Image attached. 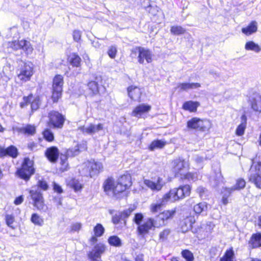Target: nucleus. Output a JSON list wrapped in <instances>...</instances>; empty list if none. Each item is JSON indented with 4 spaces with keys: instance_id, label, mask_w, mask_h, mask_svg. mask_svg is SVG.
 Returning <instances> with one entry per match:
<instances>
[{
    "instance_id": "nucleus-4",
    "label": "nucleus",
    "mask_w": 261,
    "mask_h": 261,
    "mask_svg": "<svg viewBox=\"0 0 261 261\" xmlns=\"http://www.w3.org/2000/svg\"><path fill=\"white\" fill-rule=\"evenodd\" d=\"M33 165L34 163L32 160L28 158H25L21 168L17 170L16 174L21 178L28 180L35 172Z\"/></svg>"
},
{
    "instance_id": "nucleus-1",
    "label": "nucleus",
    "mask_w": 261,
    "mask_h": 261,
    "mask_svg": "<svg viewBox=\"0 0 261 261\" xmlns=\"http://www.w3.org/2000/svg\"><path fill=\"white\" fill-rule=\"evenodd\" d=\"M131 185V176L126 174L121 176L117 181L112 178H108L104 182L103 187L108 195L118 198L119 194L125 191Z\"/></svg>"
},
{
    "instance_id": "nucleus-45",
    "label": "nucleus",
    "mask_w": 261,
    "mask_h": 261,
    "mask_svg": "<svg viewBox=\"0 0 261 261\" xmlns=\"http://www.w3.org/2000/svg\"><path fill=\"white\" fill-rule=\"evenodd\" d=\"M170 233L171 229L170 228H167L163 229L159 234L160 241L163 242L166 240Z\"/></svg>"
},
{
    "instance_id": "nucleus-13",
    "label": "nucleus",
    "mask_w": 261,
    "mask_h": 261,
    "mask_svg": "<svg viewBox=\"0 0 261 261\" xmlns=\"http://www.w3.org/2000/svg\"><path fill=\"white\" fill-rule=\"evenodd\" d=\"M49 119V123L51 124L54 127L61 128L64 122V117L56 111H52L48 114Z\"/></svg>"
},
{
    "instance_id": "nucleus-29",
    "label": "nucleus",
    "mask_w": 261,
    "mask_h": 261,
    "mask_svg": "<svg viewBox=\"0 0 261 261\" xmlns=\"http://www.w3.org/2000/svg\"><path fill=\"white\" fill-rule=\"evenodd\" d=\"M89 167L91 168L90 171V176H92V174H95L98 173L99 171H100L102 168V165L100 162H90L88 163Z\"/></svg>"
},
{
    "instance_id": "nucleus-59",
    "label": "nucleus",
    "mask_w": 261,
    "mask_h": 261,
    "mask_svg": "<svg viewBox=\"0 0 261 261\" xmlns=\"http://www.w3.org/2000/svg\"><path fill=\"white\" fill-rule=\"evenodd\" d=\"M143 218V216L142 214H139V213L135 215V216L134 217V221L136 224L139 225L140 224L141 222L142 221Z\"/></svg>"
},
{
    "instance_id": "nucleus-20",
    "label": "nucleus",
    "mask_w": 261,
    "mask_h": 261,
    "mask_svg": "<svg viewBox=\"0 0 261 261\" xmlns=\"http://www.w3.org/2000/svg\"><path fill=\"white\" fill-rule=\"evenodd\" d=\"M127 92L129 97L133 100H137L140 98L141 91L139 88L137 86H130L127 88Z\"/></svg>"
},
{
    "instance_id": "nucleus-51",
    "label": "nucleus",
    "mask_w": 261,
    "mask_h": 261,
    "mask_svg": "<svg viewBox=\"0 0 261 261\" xmlns=\"http://www.w3.org/2000/svg\"><path fill=\"white\" fill-rule=\"evenodd\" d=\"M40 103V98L39 96H36L34 98L31 102V109L32 111L37 110Z\"/></svg>"
},
{
    "instance_id": "nucleus-5",
    "label": "nucleus",
    "mask_w": 261,
    "mask_h": 261,
    "mask_svg": "<svg viewBox=\"0 0 261 261\" xmlns=\"http://www.w3.org/2000/svg\"><path fill=\"white\" fill-rule=\"evenodd\" d=\"M212 126V122L208 119H201L194 117L189 120L187 122V127L189 128L196 129L201 132L208 130Z\"/></svg>"
},
{
    "instance_id": "nucleus-30",
    "label": "nucleus",
    "mask_w": 261,
    "mask_h": 261,
    "mask_svg": "<svg viewBox=\"0 0 261 261\" xmlns=\"http://www.w3.org/2000/svg\"><path fill=\"white\" fill-rule=\"evenodd\" d=\"M249 244L252 248H257L261 246V233L252 234Z\"/></svg>"
},
{
    "instance_id": "nucleus-8",
    "label": "nucleus",
    "mask_w": 261,
    "mask_h": 261,
    "mask_svg": "<svg viewBox=\"0 0 261 261\" xmlns=\"http://www.w3.org/2000/svg\"><path fill=\"white\" fill-rule=\"evenodd\" d=\"M30 194L34 202V206L39 211H44L46 206L44 204L42 193L38 190L32 189L30 190Z\"/></svg>"
},
{
    "instance_id": "nucleus-3",
    "label": "nucleus",
    "mask_w": 261,
    "mask_h": 261,
    "mask_svg": "<svg viewBox=\"0 0 261 261\" xmlns=\"http://www.w3.org/2000/svg\"><path fill=\"white\" fill-rule=\"evenodd\" d=\"M191 193V187L189 185L181 186L178 188H174L165 194L168 196V201L175 202L179 199H183L186 196L190 195Z\"/></svg>"
},
{
    "instance_id": "nucleus-26",
    "label": "nucleus",
    "mask_w": 261,
    "mask_h": 261,
    "mask_svg": "<svg viewBox=\"0 0 261 261\" xmlns=\"http://www.w3.org/2000/svg\"><path fill=\"white\" fill-rule=\"evenodd\" d=\"M192 218L187 217L180 221V229L182 232H186L192 228Z\"/></svg>"
},
{
    "instance_id": "nucleus-28",
    "label": "nucleus",
    "mask_w": 261,
    "mask_h": 261,
    "mask_svg": "<svg viewBox=\"0 0 261 261\" xmlns=\"http://www.w3.org/2000/svg\"><path fill=\"white\" fill-rule=\"evenodd\" d=\"M199 106V103L198 102L188 101L184 103L182 108L186 111L195 112L197 111V109Z\"/></svg>"
},
{
    "instance_id": "nucleus-57",
    "label": "nucleus",
    "mask_w": 261,
    "mask_h": 261,
    "mask_svg": "<svg viewBox=\"0 0 261 261\" xmlns=\"http://www.w3.org/2000/svg\"><path fill=\"white\" fill-rule=\"evenodd\" d=\"M82 224L76 222L72 224L71 226V230L72 231H79L82 227Z\"/></svg>"
},
{
    "instance_id": "nucleus-10",
    "label": "nucleus",
    "mask_w": 261,
    "mask_h": 261,
    "mask_svg": "<svg viewBox=\"0 0 261 261\" xmlns=\"http://www.w3.org/2000/svg\"><path fill=\"white\" fill-rule=\"evenodd\" d=\"M138 51V60L139 63L143 64L145 60L147 63H150L152 61L153 54L148 48L138 47L136 48Z\"/></svg>"
},
{
    "instance_id": "nucleus-49",
    "label": "nucleus",
    "mask_w": 261,
    "mask_h": 261,
    "mask_svg": "<svg viewBox=\"0 0 261 261\" xmlns=\"http://www.w3.org/2000/svg\"><path fill=\"white\" fill-rule=\"evenodd\" d=\"M88 87L94 94L97 93L98 91V85L97 82L95 81L89 82Z\"/></svg>"
},
{
    "instance_id": "nucleus-60",
    "label": "nucleus",
    "mask_w": 261,
    "mask_h": 261,
    "mask_svg": "<svg viewBox=\"0 0 261 261\" xmlns=\"http://www.w3.org/2000/svg\"><path fill=\"white\" fill-rule=\"evenodd\" d=\"M133 211V209L129 208L120 213L121 214V215L123 219H124L127 218L130 215Z\"/></svg>"
},
{
    "instance_id": "nucleus-53",
    "label": "nucleus",
    "mask_w": 261,
    "mask_h": 261,
    "mask_svg": "<svg viewBox=\"0 0 261 261\" xmlns=\"http://www.w3.org/2000/svg\"><path fill=\"white\" fill-rule=\"evenodd\" d=\"M32 98V94H30L28 96H24L23 98V101L20 103V107L21 108H24L26 106L31 102Z\"/></svg>"
},
{
    "instance_id": "nucleus-27",
    "label": "nucleus",
    "mask_w": 261,
    "mask_h": 261,
    "mask_svg": "<svg viewBox=\"0 0 261 261\" xmlns=\"http://www.w3.org/2000/svg\"><path fill=\"white\" fill-rule=\"evenodd\" d=\"M241 119L242 122L238 126L236 130V135L238 136H243L244 134L246 128L247 119L245 115L242 116Z\"/></svg>"
},
{
    "instance_id": "nucleus-50",
    "label": "nucleus",
    "mask_w": 261,
    "mask_h": 261,
    "mask_svg": "<svg viewBox=\"0 0 261 261\" xmlns=\"http://www.w3.org/2000/svg\"><path fill=\"white\" fill-rule=\"evenodd\" d=\"M181 254L182 257L185 258L187 261H193L194 259L192 253L188 250L182 251Z\"/></svg>"
},
{
    "instance_id": "nucleus-7",
    "label": "nucleus",
    "mask_w": 261,
    "mask_h": 261,
    "mask_svg": "<svg viewBox=\"0 0 261 261\" xmlns=\"http://www.w3.org/2000/svg\"><path fill=\"white\" fill-rule=\"evenodd\" d=\"M63 85V78L61 75H57L54 78L53 84L52 98L54 102H57L61 98Z\"/></svg>"
},
{
    "instance_id": "nucleus-58",
    "label": "nucleus",
    "mask_w": 261,
    "mask_h": 261,
    "mask_svg": "<svg viewBox=\"0 0 261 261\" xmlns=\"http://www.w3.org/2000/svg\"><path fill=\"white\" fill-rule=\"evenodd\" d=\"M121 219H123L122 217L121 216V214L120 213H118L117 214H116L113 216L112 221L114 224H117L120 222V220H121Z\"/></svg>"
},
{
    "instance_id": "nucleus-62",
    "label": "nucleus",
    "mask_w": 261,
    "mask_h": 261,
    "mask_svg": "<svg viewBox=\"0 0 261 261\" xmlns=\"http://www.w3.org/2000/svg\"><path fill=\"white\" fill-rule=\"evenodd\" d=\"M222 193L223 194V197H222V202L224 204H226L228 203V197L229 196H227L225 194H228L227 191H225V188H224L222 191Z\"/></svg>"
},
{
    "instance_id": "nucleus-16",
    "label": "nucleus",
    "mask_w": 261,
    "mask_h": 261,
    "mask_svg": "<svg viewBox=\"0 0 261 261\" xmlns=\"http://www.w3.org/2000/svg\"><path fill=\"white\" fill-rule=\"evenodd\" d=\"M18 155V150L14 146H10L7 148L0 147V157H4L7 155L15 158Z\"/></svg>"
},
{
    "instance_id": "nucleus-23",
    "label": "nucleus",
    "mask_w": 261,
    "mask_h": 261,
    "mask_svg": "<svg viewBox=\"0 0 261 261\" xmlns=\"http://www.w3.org/2000/svg\"><path fill=\"white\" fill-rule=\"evenodd\" d=\"M152 228V223L148 218L143 224L138 226V231L140 234L144 235L147 234L149 230Z\"/></svg>"
},
{
    "instance_id": "nucleus-35",
    "label": "nucleus",
    "mask_w": 261,
    "mask_h": 261,
    "mask_svg": "<svg viewBox=\"0 0 261 261\" xmlns=\"http://www.w3.org/2000/svg\"><path fill=\"white\" fill-rule=\"evenodd\" d=\"M69 61L70 63L75 67H79L81 64V59L76 54H71L69 57Z\"/></svg>"
},
{
    "instance_id": "nucleus-15",
    "label": "nucleus",
    "mask_w": 261,
    "mask_h": 261,
    "mask_svg": "<svg viewBox=\"0 0 261 261\" xmlns=\"http://www.w3.org/2000/svg\"><path fill=\"white\" fill-rule=\"evenodd\" d=\"M103 128V124L99 123L97 125L90 123L88 126H83L79 128L83 134L85 135H93L101 130Z\"/></svg>"
},
{
    "instance_id": "nucleus-22",
    "label": "nucleus",
    "mask_w": 261,
    "mask_h": 261,
    "mask_svg": "<svg viewBox=\"0 0 261 261\" xmlns=\"http://www.w3.org/2000/svg\"><path fill=\"white\" fill-rule=\"evenodd\" d=\"M168 197L167 195L164 194L160 200L159 203L151 204L150 207L151 212L153 213H155L159 211L163 205L166 204L169 202Z\"/></svg>"
},
{
    "instance_id": "nucleus-33",
    "label": "nucleus",
    "mask_w": 261,
    "mask_h": 261,
    "mask_svg": "<svg viewBox=\"0 0 261 261\" xmlns=\"http://www.w3.org/2000/svg\"><path fill=\"white\" fill-rule=\"evenodd\" d=\"M149 219L152 223L153 228H160L166 225V223L163 222L159 214L154 218H150Z\"/></svg>"
},
{
    "instance_id": "nucleus-64",
    "label": "nucleus",
    "mask_w": 261,
    "mask_h": 261,
    "mask_svg": "<svg viewBox=\"0 0 261 261\" xmlns=\"http://www.w3.org/2000/svg\"><path fill=\"white\" fill-rule=\"evenodd\" d=\"M23 201V198L22 196H20L17 197L14 200V204L15 205H19L21 204Z\"/></svg>"
},
{
    "instance_id": "nucleus-55",
    "label": "nucleus",
    "mask_w": 261,
    "mask_h": 261,
    "mask_svg": "<svg viewBox=\"0 0 261 261\" xmlns=\"http://www.w3.org/2000/svg\"><path fill=\"white\" fill-rule=\"evenodd\" d=\"M117 51L116 47L114 46H111L108 49V54L111 58L114 59L116 56Z\"/></svg>"
},
{
    "instance_id": "nucleus-25",
    "label": "nucleus",
    "mask_w": 261,
    "mask_h": 261,
    "mask_svg": "<svg viewBox=\"0 0 261 261\" xmlns=\"http://www.w3.org/2000/svg\"><path fill=\"white\" fill-rule=\"evenodd\" d=\"M245 185L246 182L243 179H238L237 180V183L234 186L230 188H225V191H227L228 193L227 195L226 194H225L227 196H230L232 192L234 191L235 190H239L243 189L245 187Z\"/></svg>"
},
{
    "instance_id": "nucleus-42",
    "label": "nucleus",
    "mask_w": 261,
    "mask_h": 261,
    "mask_svg": "<svg viewBox=\"0 0 261 261\" xmlns=\"http://www.w3.org/2000/svg\"><path fill=\"white\" fill-rule=\"evenodd\" d=\"M171 33L174 35H180L186 32V30L179 25L172 26L170 29Z\"/></svg>"
},
{
    "instance_id": "nucleus-63",
    "label": "nucleus",
    "mask_w": 261,
    "mask_h": 261,
    "mask_svg": "<svg viewBox=\"0 0 261 261\" xmlns=\"http://www.w3.org/2000/svg\"><path fill=\"white\" fill-rule=\"evenodd\" d=\"M53 188L54 190L58 193H61L63 192V190L61 187L55 182L53 183Z\"/></svg>"
},
{
    "instance_id": "nucleus-31",
    "label": "nucleus",
    "mask_w": 261,
    "mask_h": 261,
    "mask_svg": "<svg viewBox=\"0 0 261 261\" xmlns=\"http://www.w3.org/2000/svg\"><path fill=\"white\" fill-rule=\"evenodd\" d=\"M245 48L247 50H251L256 53L261 51V47L253 41H249L246 43Z\"/></svg>"
},
{
    "instance_id": "nucleus-2",
    "label": "nucleus",
    "mask_w": 261,
    "mask_h": 261,
    "mask_svg": "<svg viewBox=\"0 0 261 261\" xmlns=\"http://www.w3.org/2000/svg\"><path fill=\"white\" fill-rule=\"evenodd\" d=\"M189 167V163L185 160L178 158L174 159L172 162V171L175 176H183L185 178L189 180L198 179L196 173H188L185 174Z\"/></svg>"
},
{
    "instance_id": "nucleus-38",
    "label": "nucleus",
    "mask_w": 261,
    "mask_h": 261,
    "mask_svg": "<svg viewBox=\"0 0 261 261\" xmlns=\"http://www.w3.org/2000/svg\"><path fill=\"white\" fill-rule=\"evenodd\" d=\"M222 176L220 171L215 173V176H213L210 178V182L213 186H216L222 181Z\"/></svg>"
},
{
    "instance_id": "nucleus-14",
    "label": "nucleus",
    "mask_w": 261,
    "mask_h": 261,
    "mask_svg": "<svg viewBox=\"0 0 261 261\" xmlns=\"http://www.w3.org/2000/svg\"><path fill=\"white\" fill-rule=\"evenodd\" d=\"M107 246L102 242H99L93 245L91 251L88 254V256L101 257L107 250Z\"/></svg>"
},
{
    "instance_id": "nucleus-39",
    "label": "nucleus",
    "mask_w": 261,
    "mask_h": 261,
    "mask_svg": "<svg viewBox=\"0 0 261 261\" xmlns=\"http://www.w3.org/2000/svg\"><path fill=\"white\" fill-rule=\"evenodd\" d=\"M108 243L110 245L117 247H119L122 245L121 240L116 236H113L109 237L108 239Z\"/></svg>"
},
{
    "instance_id": "nucleus-52",
    "label": "nucleus",
    "mask_w": 261,
    "mask_h": 261,
    "mask_svg": "<svg viewBox=\"0 0 261 261\" xmlns=\"http://www.w3.org/2000/svg\"><path fill=\"white\" fill-rule=\"evenodd\" d=\"M43 136L45 139L48 141H52L54 139L53 133L49 129H46L43 132Z\"/></svg>"
},
{
    "instance_id": "nucleus-37",
    "label": "nucleus",
    "mask_w": 261,
    "mask_h": 261,
    "mask_svg": "<svg viewBox=\"0 0 261 261\" xmlns=\"http://www.w3.org/2000/svg\"><path fill=\"white\" fill-rule=\"evenodd\" d=\"M166 142L163 140H155L152 142L149 146V149L151 150H154L156 149H161L165 146Z\"/></svg>"
},
{
    "instance_id": "nucleus-9",
    "label": "nucleus",
    "mask_w": 261,
    "mask_h": 261,
    "mask_svg": "<svg viewBox=\"0 0 261 261\" xmlns=\"http://www.w3.org/2000/svg\"><path fill=\"white\" fill-rule=\"evenodd\" d=\"M17 76L18 79L23 81H29L33 74V68L31 65L25 63L23 66L18 69Z\"/></svg>"
},
{
    "instance_id": "nucleus-48",
    "label": "nucleus",
    "mask_w": 261,
    "mask_h": 261,
    "mask_svg": "<svg viewBox=\"0 0 261 261\" xmlns=\"http://www.w3.org/2000/svg\"><path fill=\"white\" fill-rule=\"evenodd\" d=\"M21 40H14L8 43V46L14 50L21 49Z\"/></svg>"
},
{
    "instance_id": "nucleus-18",
    "label": "nucleus",
    "mask_w": 261,
    "mask_h": 261,
    "mask_svg": "<svg viewBox=\"0 0 261 261\" xmlns=\"http://www.w3.org/2000/svg\"><path fill=\"white\" fill-rule=\"evenodd\" d=\"M45 155L50 162H56L59 155V150L55 146L48 148L46 150Z\"/></svg>"
},
{
    "instance_id": "nucleus-34",
    "label": "nucleus",
    "mask_w": 261,
    "mask_h": 261,
    "mask_svg": "<svg viewBox=\"0 0 261 261\" xmlns=\"http://www.w3.org/2000/svg\"><path fill=\"white\" fill-rule=\"evenodd\" d=\"M176 211L175 209L168 211H164L159 215L161 217L162 220L164 222L169 219H172L175 214Z\"/></svg>"
},
{
    "instance_id": "nucleus-6",
    "label": "nucleus",
    "mask_w": 261,
    "mask_h": 261,
    "mask_svg": "<svg viewBox=\"0 0 261 261\" xmlns=\"http://www.w3.org/2000/svg\"><path fill=\"white\" fill-rule=\"evenodd\" d=\"M248 178L249 181L257 188L261 189V162H259L251 167Z\"/></svg>"
},
{
    "instance_id": "nucleus-40",
    "label": "nucleus",
    "mask_w": 261,
    "mask_h": 261,
    "mask_svg": "<svg viewBox=\"0 0 261 261\" xmlns=\"http://www.w3.org/2000/svg\"><path fill=\"white\" fill-rule=\"evenodd\" d=\"M207 208V203L205 202H202L196 204L194 206V211L196 214H199L206 211Z\"/></svg>"
},
{
    "instance_id": "nucleus-21",
    "label": "nucleus",
    "mask_w": 261,
    "mask_h": 261,
    "mask_svg": "<svg viewBox=\"0 0 261 261\" xmlns=\"http://www.w3.org/2000/svg\"><path fill=\"white\" fill-rule=\"evenodd\" d=\"M258 25L256 21H252L247 26L242 29V32L247 36H250L256 33L257 31Z\"/></svg>"
},
{
    "instance_id": "nucleus-46",
    "label": "nucleus",
    "mask_w": 261,
    "mask_h": 261,
    "mask_svg": "<svg viewBox=\"0 0 261 261\" xmlns=\"http://www.w3.org/2000/svg\"><path fill=\"white\" fill-rule=\"evenodd\" d=\"M69 184L75 192L80 191L83 188V185L78 180L75 179H72Z\"/></svg>"
},
{
    "instance_id": "nucleus-61",
    "label": "nucleus",
    "mask_w": 261,
    "mask_h": 261,
    "mask_svg": "<svg viewBox=\"0 0 261 261\" xmlns=\"http://www.w3.org/2000/svg\"><path fill=\"white\" fill-rule=\"evenodd\" d=\"M81 37V33L80 31L75 30L73 32V38L75 41L80 40Z\"/></svg>"
},
{
    "instance_id": "nucleus-47",
    "label": "nucleus",
    "mask_w": 261,
    "mask_h": 261,
    "mask_svg": "<svg viewBox=\"0 0 261 261\" xmlns=\"http://www.w3.org/2000/svg\"><path fill=\"white\" fill-rule=\"evenodd\" d=\"M234 256L233 251L232 249L226 251L224 255L221 258L220 261H233Z\"/></svg>"
},
{
    "instance_id": "nucleus-12",
    "label": "nucleus",
    "mask_w": 261,
    "mask_h": 261,
    "mask_svg": "<svg viewBox=\"0 0 261 261\" xmlns=\"http://www.w3.org/2000/svg\"><path fill=\"white\" fill-rule=\"evenodd\" d=\"M143 183L146 186L154 192L161 191L165 184L163 179L160 177H158L154 180L144 179Z\"/></svg>"
},
{
    "instance_id": "nucleus-19",
    "label": "nucleus",
    "mask_w": 261,
    "mask_h": 261,
    "mask_svg": "<svg viewBox=\"0 0 261 261\" xmlns=\"http://www.w3.org/2000/svg\"><path fill=\"white\" fill-rule=\"evenodd\" d=\"M151 109V107L149 105L141 104L137 106L133 111L132 115L138 118H140L141 116L148 112Z\"/></svg>"
},
{
    "instance_id": "nucleus-54",
    "label": "nucleus",
    "mask_w": 261,
    "mask_h": 261,
    "mask_svg": "<svg viewBox=\"0 0 261 261\" xmlns=\"http://www.w3.org/2000/svg\"><path fill=\"white\" fill-rule=\"evenodd\" d=\"M206 159V156L203 154H195L193 156L194 161L198 164L202 163Z\"/></svg>"
},
{
    "instance_id": "nucleus-24",
    "label": "nucleus",
    "mask_w": 261,
    "mask_h": 261,
    "mask_svg": "<svg viewBox=\"0 0 261 261\" xmlns=\"http://www.w3.org/2000/svg\"><path fill=\"white\" fill-rule=\"evenodd\" d=\"M200 87L201 85L198 83H182L178 84L177 88L181 91H188L199 88Z\"/></svg>"
},
{
    "instance_id": "nucleus-36",
    "label": "nucleus",
    "mask_w": 261,
    "mask_h": 261,
    "mask_svg": "<svg viewBox=\"0 0 261 261\" xmlns=\"http://www.w3.org/2000/svg\"><path fill=\"white\" fill-rule=\"evenodd\" d=\"M20 132L24 134L33 135L36 132V127L34 125H27L20 129Z\"/></svg>"
},
{
    "instance_id": "nucleus-43",
    "label": "nucleus",
    "mask_w": 261,
    "mask_h": 261,
    "mask_svg": "<svg viewBox=\"0 0 261 261\" xmlns=\"http://www.w3.org/2000/svg\"><path fill=\"white\" fill-rule=\"evenodd\" d=\"M105 231V228L100 224L97 223L93 228V232L96 236L101 237Z\"/></svg>"
},
{
    "instance_id": "nucleus-44",
    "label": "nucleus",
    "mask_w": 261,
    "mask_h": 261,
    "mask_svg": "<svg viewBox=\"0 0 261 261\" xmlns=\"http://www.w3.org/2000/svg\"><path fill=\"white\" fill-rule=\"evenodd\" d=\"M31 220L35 225L38 226H42L44 223L43 219L37 214H32Z\"/></svg>"
},
{
    "instance_id": "nucleus-17",
    "label": "nucleus",
    "mask_w": 261,
    "mask_h": 261,
    "mask_svg": "<svg viewBox=\"0 0 261 261\" xmlns=\"http://www.w3.org/2000/svg\"><path fill=\"white\" fill-rule=\"evenodd\" d=\"M249 102L252 110L260 112L261 111V96L254 94L249 98Z\"/></svg>"
},
{
    "instance_id": "nucleus-56",
    "label": "nucleus",
    "mask_w": 261,
    "mask_h": 261,
    "mask_svg": "<svg viewBox=\"0 0 261 261\" xmlns=\"http://www.w3.org/2000/svg\"><path fill=\"white\" fill-rule=\"evenodd\" d=\"M37 185L38 187L40 188L43 190H47L48 189V186L46 181L44 180H39L38 181Z\"/></svg>"
},
{
    "instance_id": "nucleus-11",
    "label": "nucleus",
    "mask_w": 261,
    "mask_h": 261,
    "mask_svg": "<svg viewBox=\"0 0 261 261\" xmlns=\"http://www.w3.org/2000/svg\"><path fill=\"white\" fill-rule=\"evenodd\" d=\"M79 145H77L74 148H70L67 150L66 154H62L60 157V164L61 165V169L62 171L66 170L68 164L67 162L68 156H74L80 153V148Z\"/></svg>"
},
{
    "instance_id": "nucleus-32",
    "label": "nucleus",
    "mask_w": 261,
    "mask_h": 261,
    "mask_svg": "<svg viewBox=\"0 0 261 261\" xmlns=\"http://www.w3.org/2000/svg\"><path fill=\"white\" fill-rule=\"evenodd\" d=\"M21 43L22 44L21 49L23 50V51L27 55H31L33 50V47L31 42L26 40H21Z\"/></svg>"
},
{
    "instance_id": "nucleus-41",
    "label": "nucleus",
    "mask_w": 261,
    "mask_h": 261,
    "mask_svg": "<svg viewBox=\"0 0 261 261\" xmlns=\"http://www.w3.org/2000/svg\"><path fill=\"white\" fill-rule=\"evenodd\" d=\"M6 223L8 227L14 230L16 229L15 225V217L13 215H6L5 216Z\"/></svg>"
}]
</instances>
